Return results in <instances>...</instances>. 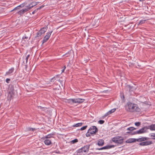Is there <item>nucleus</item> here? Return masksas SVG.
<instances>
[{
  "instance_id": "nucleus-18",
  "label": "nucleus",
  "mask_w": 155,
  "mask_h": 155,
  "mask_svg": "<svg viewBox=\"0 0 155 155\" xmlns=\"http://www.w3.org/2000/svg\"><path fill=\"white\" fill-rule=\"evenodd\" d=\"M44 142L45 144L47 145H49L51 143V141L49 139L45 140Z\"/></svg>"
},
{
  "instance_id": "nucleus-34",
  "label": "nucleus",
  "mask_w": 155,
  "mask_h": 155,
  "mask_svg": "<svg viewBox=\"0 0 155 155\" xmlns=\"http://www.w3.org/2000/svg\"><path fill=\"white\" fill-rule=\"evenodd\" d=\"M140 124H141L140 122H135V125L137 127L139 126L140 125Z\"/></svg>"
},
{
  "instance_id": "nucleus-48",
  "label": "nucleus",
  "mask_w": 155,
  "mask_h": 155,
  "mask_svg": "<svg viewBox=\"0 0 155 155\" xmlns=\"http://www.w3.org/2000/svg\"><path fill=\"white\" fill-rule=\"evenodd\" d=\"M23 38H25V39H28V37H26L25 36H23Z\"/></svg>"
},
{
  "instance_id": "nucleus-8",
  "label": "nucleus",
  "mask_w": 155,
  "mask_h": 155,
  "mask_svg": "<svg viewBox=\"0 0 155 155\" xmlns=\"http://www.w3.org/2000/svg\"><path fill=\"white\" fill-rule=\"evenodd\" d=\"M115 146L114 145H107L106 146L100 148H97L96 149V150H106L108 149L112 148L114 147Z\"/></svg>"
},
{
  "instance_id": "nucleus-56",
  "label": "nucleus",
  "mask_w": 155,
  "mask_h": 155,
  "mask_svg": "<svg viewBox=\"0 0 155 155\" xmlns=\"http://www.w3.org/2000/svg\"><path fill=\"white\" fill-rule=\"evenodd\" d=\"M88 59H87V60H86V61H88Z\"/></svg>"
},
{
  "instance_id": "nucleus-41",
  "label": "nucleus",
  "mask_w": 155,
  "mask_h": 155,
  "mask_svg": "<svg viewBox=\"0 0 155 155\" xmlns=\"http://www.w3.org/2000/svg\"><path fill=\"white\" fill-rule=\"evenodd\" d=\"M121 99L122 100H124V94H121Z\"/></svg>"
},
{
  "instance_id": "nucleus-49",
  "label": "nucleus",
  "mask_w": 155,
  "mask_h": 155,
  "mask_svg": "<svg viewBox=\"0 0 155 155\" xmlns=\"http://www.w3.org/2000/svg\"><path fill=\"white\" fill-rule=\"evenodd\" d=\"M69 64H73V62H71L69 60Z\"/></svg>"
},
{
  "instance_id": "nucleus-7",
  "label": "nucleus",
  "mask_w": 155,
  "mask_h": 155,
  "mask_svg": "<svg viewBox=\"0 0 155 155\" xmlns=\"http://www.w3.org/2000/svg\"><path fill=\"white\" fill-rule=\"evenodd\" d=\"M148 129L147 126H145L141 129H140L139 130L137 131L138 134H142L147 132V130Z\"/></svg>"
},
{
  "instance_id": "nucleus-52",
  "label": "nucleus",
  "mask_w": 155,
  "mask_h": 155,
  "mask_svg": "<svg viewBox=\"0 0 155 155\" xmlns=\"http://www.w3.org/2000/svg\"><path fill=\"white\" fill-rule=\"evenodd\" d=\"M145 0H139V1L140 2H143Z\"/></svg>"
},
{
  "instance_id": "nucleus-10",
  "label": "nucleus",
  "mask_w": 155,
  "mask_h": 155,
  "mask_svg": "<svg viewBox=\"0 0 155 155\" xmlns=\"http://www.w3.org/2000/svg\"><path fill=\"white\" fill-rule=\"evenodd\" d=\"M26 8L23 9L19 11H18L17 12L18 14L20 15H22L23 14L25 13V12L28 11L29 10H30L29 9H28V7H26Z\"/></svg>"
},
{
  "instance_id": "nucleus-12",
  "label": "nucleus",
  "mask_w": 155,
  "mask_h": 155,
  "mask_svg": "<svg viewBox=\"0 0 155 155\" xmlns=\"http://www.w3.org/2000/svg\"><path fill=\"white\" fill-rule=\"evenodd\" d=\"M149 139V138L148 137H141V138L136 139V141L142 142L148 140Z\"/></svg>"
},
{
  "instance_id": "nucleus-32",
  "label": "nucleus",
  "mask_w": 155,
  "mask_h": 155,
  "mask_svg": "<svg viewBox=\"0 0 155 155\" xmlns=\"http://www.w3.org/2000/svg\"><path fill=\"white\" fill-rule=\"evenodd\" d=\"M146 21V20H141L140 21V22L138 24V25H141L142 24H143Z\"/></svg>"
},
{
  "instance_id": "nucleus-47",
  "label": "nucleus",
  "mask_w": 155,
  "mask_h": 155,
  "mask_svg": "<svg viewBox=\"0 0 155 155\" xmlns=\"http://www.w3.org/2000/svg\"><path fill=\"white\" fill-rule=\"evenodd\" d=\"M35 129L33 128H29V130L30 131H33Z\"/></svg>"
},
{
  "instance_id": "nucleus-40",
  "label": "nucleus",
  "mask_w": 155,
  "mask_h": 155,
  "mask_svg": "<svg viewBox=\"0 0 155 155\" xmlns=\"http://www.w3.org/2000/svg\"><path fill=\"white\" fill-rule=\"evenodd\" d=\"M109 115H110V114H109V113H108V112L107 113H106L105 114L103 117V118H105V117Z\"/></svg>"
},
{
  "instance_id": "nucleus-26",
  "label": "nucleus",
  "mask_w": 155,
  "mask_h": 155,
  "mask_svg": "<svg viewBox=\"0 0 155 155\" xmlns=\"http://www.w3.org/2000/svg\"><path fill=\"white\" fill-rule=\"evenodd\" d=\"M83 123H77L75 125H73L74 127H80L82 125Z\"/></svg>"
},
{
  "instance_id": "nucleus-16",
  "label": "nucleus",
  "mask_w": 155,
  "mask_h": 155,
  "mask_svg": "<svg viewBox=\"0 0 155 155\" xmlns=\"http://www.w3.org/2000/svg\"><path fill=\"white\" fill-rule=\"evenodd\" d=\"M104 144V141L102 139L99 140L97 142V144L99 146H102Z\"/></svg>"
},
{
  "instance_id": "nucleus-55",
  "label": "nucleus",
  "mask_w": 155,
  "mask_h": 155,
  "mask_svg": "<svg viewBox=\"0 0 155 155\" xmlns=\"http://www.w3.org/2000/svg\"><path fill=\"white\" fill-rule=\"evenodd\" d=\"M58 81H60V80H57Z\"/></svg>"
},
{
  "instance_id": "nucleus-22",
  "label": "nucleus",
  "mask_w": 155,
  "mask_h": 155,
  "mask_svg": "<svg viewBox=\"0 0 155 155\" xmlns=\"http://www.w3.org/2000/svg\"><path fill=\"white\" fill-rule=\"evenodd\" d=\"M53 31H51L50 32L47 33L46 35L45 36V38H46L47 39H48L50 36L51 33Z\"/></svg>"
},
{
  "instance_id": "nucleus-29",
  "label": "nucleus",
  "mask_w": 155,
  "mask_h": 155,
  "mask_svg": "<svg viewBox=\"0 0 155 155\" xmlns=\"http://www.w3.org/2000/svg\"><path fill=\"white\" fill-rule=\"evenodd\" d=\"M115 110H116V109L114 108V109H111L110 110H109V111H108V113H109V114H110L111 113L114 112L115 111Z\"/></svg>"
},
{
  "instance_id": "nucleus-21",
  "label": "nucleus",
  "mask_w": 155,
  "mask_h": 155,
  "mask_svg": "<svg viewBox=\"0 0 155 155\" xmlns=\"http://www.w3.org/2000/svg\"><path fill=\"white\" fill-rule=\"evenodd\" d=\"M149 136L150 137V139L155 140V133H150L149 134Z\"/></svg>"
},
{
  "instance_id": "nucleus-30",
  "label": "nucleus",
  "mask_w": 155,
  "mask_h": 155,
  "mask_svg": "<svg viewBox=\"0 0 155 155\" xmlns=\"http://www.w3.org/2000/svg\"><path fill=\"white\" fill-rule=\"evenodd\" d=\"M20 8L18 6H17V7H15L14 9H13V10H12L10 12H12L13 11H15L16 10H18L20 9Z\"/></svg>"
},
{
  "instance_id": "nucleus-24",
  "label": "nucleus",
  "mask_w": 155,
  "mask_h": 155,
  "mask_svg": "<svg viewBox=\"0 0 155 155\" xmlns=\"http://www.w3.org/2000/svg\"><path fill=\"white\" fill-rule=\"evenodd\" d=\"M126 133L127 134H131L132 135L138 134V133H137V131H136L133 132H131L130 131L127 132Z\"/></svg>"
},
{
  "instance_id": "nucleus-31",
  "label": "nucleus",
  "mask_w": 155,
  "mask_h": 155,
  "mask_svg": "<svg viewBox=\"0 0 155 155\" xmlns=\"http://www.w3.org/2000/svg\"><path fill=\"white\" fill-rule=\"evenodd\" d=\"M67 102L71 104H72L71 99H69L67 100Z\"/></svg>"
},
{
  "instance_id": "nucleus-51",
  "label": "nucleus",
  "mask_w": 155,
  "mask_h": 155,
  "mask_svg": "<svg viewBox=\"0 0 155 155\" xmlns=\"http://www.w3.org/2000/svg\"><path fill=\"white\" fill-rule=\"evenodd\" d=\"M65 70V69H63L62 70V72H64V70Z\"/></svg>"
},
{
  "instance_id": "nucleus-46",
  "label": "nucleus",
  "mask_w": 155,
  "mask_h": 155,
  "mask_svg": "<svg viewBox=\"0 0 155 155\" xmlns=\"http://www.w3.org/2000/svg\"><path fill=\"white\" fill-rule=\"evenodd\" d=\"M37 11V9H35V10H34L32 12V14H34L35 13H36Z\"/></svg>"
},
{
  "instance_id": "nucleus-28",
  "label": "nucleus",
  "mask_w": 155,
  "mask_h": 155,
  "mask_svg": "<svg viewBox=\"0 0 155 155\" xmlns=\"http://www.w3.org/2000/svg\"><path fill=\"white\" fill-rule=\"evenodd\" d=\"M40 32L39 31H38L36 33V35L35 36V38H36L39 37H41L42 35L41 34H40Z\"/></svg>"
},
{
  "instance_id": "nucleus-20",
  "label": "nucleus",
  "mask_w": 155,
  "mask_h": 155,
  "mask_svg": "<svg viewBox=\"0 0 155 155\" xmlns=\"http://www.w3.org/2000/svg\"><path fill=\"white\" fill-rule=\"evenodd\" d=\"M126 87L127 90H128L129 91H133L134 89V87H133L131 86L130 85H127Z\"/></svg>"
},
{
  "instance_id": "nucleus-3",
  "label": "nucleus",
  "mask_w": 155,
  "mask_h": 155,
  "mask_svg": "<svg viewBox=\"0 0 155 155\" xmlns=\"http://www.w3.org/2000/svg\"><path fill=\"white\" fill-rule=\"evenodd\" d=\"M124 140V138L122 137L117 136L113 137L111 140L117 144V145H121L123 143Z\"/></svg>"
},
{
  "instance_id": "nucleus-25",
  "label": "nucleus",
  "mask_w": 155,
  "mask_h": 155,
  "mask_svg": "<svg viewBox=\"0 0 155 155\" xmlns=\"http://www.w3.org/2000/svg\"><path fill=\"white\" fill-rule=\"evenodd\" d=\"M52 135H53L52 134H49L47 135V136H45V137H43V138L44 139L45 138H46V139L50 138L52 137Z\"/></svg>"
},
{
  "instance_id": "nucleus-45",
  "label": "nucleus",
  "mask_w": 155,
  "mask_h": 155,
  "mask_svg": "<svg viewBox=\"0 0 155 155\" xmlns=\"http://www.w3.org/2000/svg\"><path fill=\"white\" fill-rule=\"evenodd\" d=\"M27 54V53L26 54V58H28L30 57V55L29 54Z\"/></svg>"
},
{
  "instance_id": "nucleus-5",
  "label": "nucleus",
  "mask_w": 155,
  "mask_h": 155,
  "mask_svg": "<svg viewBox=\"0 0 155 155\" xmlns=\"http://www.w3.org/2000/svg\"><path fill=\"white\" fill-rule=\"evenodd\" d=\"M72 104L75 103L81 104L85 100L84 99H71Z\"/></svg>"
},
{
  "instance_id": "nucleus-15",
  "label": "nucleus",
  "mask_w": 155,
  "mask_h": 155,
  "mask_svg": "<svg viewBox=\"0 0 155 155\" xmlns=\"http://www.w3.org/2000/svg\"><path fill=\"white\" fill-rule=\"evenodd\" d=\"M147 127L148 129H150L151 130H155V124H152L150 126H147Z\"/></svg>"
},
{
  "instance_id": "nucleus-54",
  "label": "nucleus",
  "mask_w": 155,
  "mask_h": 155,
  "mask_svg": "<svg viewBox=\"0 0 155 155\" xmlns=\"http://www.w3.org/2000/svg\"><path fill=\"white\" fill-rule=\"evenodd\" d=\"M40 107L41 109H42V107Z\"/></svg>"
},
{
  "instance_id": "nucleus-39",
  "label": "nucleus",
  "mask_w": 155,
  "mask_h": 155,
  "mask_svg": "<svg viewBox=\"0 0 155 155\" xmlns=\"http://www.w3.org/2000/svg\"><path fill=\"white\" fill-rule=\"evenodd\" d=\"M127 130H129L130 131H133V129H132V127H129L127 129Z\"/></svg>"
},
{
  "instance_id": "nucleus-27",
  "label": "nucleus",
  "mask_w": 155,
  "mask_h": 155,
  "mask_svg": "<svg viewBox=\"0 0 155 155\" xmlns=\"http://www.w3.org/2000/svg\"><path fill=\"white\" fill-rule=\"evenodd\" d=\"M27 2H25L21 4L20 5H18V6L20 8H21L23 7L24 6H26L27 5Z\"/></svg>"
},
{
  "instance_id": "nucleus-9",
  "label": "nucleus",
  "mask_w": 155,
  "mask_h": 155,
  "mask_svg": "<svg viewBox=\"0 0 155 155\" xmlns=\"http://www.w3.org/2000/svg\"><path fill=\"white\" fill-rule=\"evenodd\" d=\"M39 3V2H33L29 4L28 5L26 6L25 7H28V9L30 10L31 8L38 5Z\"/></svg>"
},
{
  "instance_id": "nucleus-44",
  "label": "nucleus",
  "mask_w": 155,
  "mask_h": 155,
  "mask_svg": "<svg viewBox=\"0 0 155 155\" xmlns=\"http://www.w3.org/2000/svg\"><path fill=\"white\" fill-rule=\"evenodd\" d=\"M10 81V79H9V78H7L6 80V82L7 83H9V81Z\"/></svg>"
},
{
  "instance_id": "nucleus-33",
  "label": "nucleus",
  "mask_w": 155,
  "mask_h": 155,
  "mask_svg": "<svg viewBox=\"0 0 155 155\" xmlns=\"http://www.w3.org/2000/svg\"><path fill=\"white\" fill-rule=\"evenodd\" d=\"M48 40V39H47L46 38H45V37H44V38L43 39L42 41V44H44V43L46 42L47 40Z\"/></svg>"
},
{
  "instance_id": "nucleus-53",
  "label": "nucleus",
  "mask_w": 155,
  "mask_h": 155,
  "mask_svg": "<svg viewBox=\"0 0 155 155\" xmlns=\"http://www.w3.org/2000/svg\"><path fill=\"white\" fill-rule=\"evenodd\" d=\"M65 68H66V67H65V66H64V69H65Z\"/></svg>"
},
{
  "instance_id": "nucleus-42",
  "label": "nucleus",
  "mask_w": 155,
  "mask_h": 155,
  "mask_svg": "<svg viewBox=\"0 0 155 155\" xmlns=\"http://www.w3.org/2000/svg\"><path fill=\"white\" fill-rule=\"evenodd\" d=\"M55 80L56 79L54 77L51 78V82H54Z\"/></svg>"
},
{
  "instance_id": "nucleus-36",
  "label": "nucleus",
  "mask_w": 155,
  "mask_h": 155,
  "mask_svg": "<svg viewBox=\"0 0 155 155\" xmlns=\"http://www.w3.org/2000/svg\"><path fill=\"white\" fill-rule=\"evenodd\" d=\"M86 135L87 137H90L92 135H91V134H90V132H88V131L87 132L86 134Z\"/></svg>"
},
{
  "instance_id": "nucleus-35",
  "label": "nucleus",
  "mask_w": 155,
  "mask_h": 155,
  "mask_svg": "<svg viewBox=\"0 0 155 155\" xmlns=\"http://www.w3.org/2000/svg\"><path fill=\"white\" fill-rule=\"evenodd\" d=\"M78 140L77 139H75L74 140H72L71 142L73 143H77L78 142Z\"/></svg>"
},
{
  "instance_id": "nucleus-19",
  "label": "nucleus",
  "mask_w": 155,
  "mask_h": 155,
  "mask_svg": "<svg viewBox=\"0 0 155 155\" xmlns=\"http://www.w3.org/2000/svg\"><path fill=\"white\" fill-rule=\"evenodd\" d=\"M14 68H12L9 69L8 72H7L6 73V74L8 75L11 74L14 71Z\"/></svg>"
},
{
  "instance_id": "nucleus-13",
  "label": "nucleus",
  "mask_w": 155,
  "mask_h": 155,
  "mask_svg": "<svg viewBox=\"0 0 155 155\" xmlns=\"http://www.w3.org/2000/svg\"><path fill=\"white\" fill-rule=\"evenodd\" d=\"M28 59H23L22 65L25 69H26L27 68V65L26 64L28 62Z\"/></svg>"
},
{
  "instance_id": "nucleus-2",
  "label": "nucleus",
  "mask_w": 155,
  "mask_h": 155,
  "mask_svg": "<svg viewBox=\"0 0 155 155\" xmlns=\"http://www.w3.org/2000/svg\"><path fill=\"white\" fill-rule=\"evenodd\" d=\"M89 145H86L77 151V153L79 155H84V153L87 152L89 148Z\"/></svg>"
},
{
  "instance_id": "nucleus-1",
  "label": "nucleus",
  "mask_w": 155,
  "mask_h": 155,
  "mask_svg": "<svg viewBox=\"0 0 155 155\" xmlns=\"http://www.w3.org/2000/svg\"><path fill=\"white\" fill-rule=\"evenodd\" d=\"M125 109L127 111L130 112H139L140 109L138 105L130 102H127L124 106Z\"/></svg>"
},
{
  "instance_id": "nucleus-50",
  "label": "nucleus",
  "mask_w": 155,
  "mask_h": 155,
  "mask_svg": "<svg viewBox=\"0 0 155 155\" xmlns=\"http://www.w3.org/2000/svg\"><path fill=\"white\" fill-rule=\"evenodd\" d=\"M132 129H133V131L136 129V128H135L133 127H132Z\"/></svg>"
},
{
  "instance_id": "nucleus-43",
  "label": "nucleus",
  "mask_w": 155,
  "mask_h": 155,
  "mask_svg": "<svg viewBox=\"0 0 155 155\" xmlns=\"http://www.w3.org/2000/svg\"><path fill=\"white\" fill-rule=\"evenodd\" d=\"M44 5H42L40 7H39L37 8L36 9L38 11V10H40V9H41V8H43L44 7Z\"/></svg>"
},
{
  "instance_id": "nucleus-4",
  "label": "nucleus",
  "mask_w": 155,
  "mask_h": 155,
  "mask_svg": "<svg viewBox=\"0 0 155 155\" xmlns=\"http://www.w3.org/2000/svg\"><path fill=\"white\" fill-rule=\"evenodd\" d=\"M98 130L96 126H91L88 130V132H90L92 136L95 134L96 133L98 132Z\"/></svg>"
},
{
  "instance_id": "nucleus-6",
  "label": "nucleus",
  "mask_w": 155,
  "mask_h": 155,
  "mask_svg": "<svg viewBox=\"0 0 155 155\" xmlns=\"http://www.w3.org/2000/svg\"><path fill=\"white\" fill-rule=\"evenodd\" d=\"M63 56H64L65 58L69 57L70 58H74V53L72 51H70L63 55Z\"/></svg>"
},
{
  "instance_id": "nucleus-11",
  "label": "nucleus",
  "mask_w": 155,
  "mask_h": 155,
  "mask_svg": "<svg viewBox=\"0 0 155 155\" xmlns=\"http://www.w3.org/2000/svg\"><path fill=\"white\" fill-rule=\"evenodd\" d=\"M152 144H153L152 141H147L140 143H139V145L140 146H144L150 145Z\"/></svg>"
},
{
  "instance_id": "nucleus-38",
  "label": "nucleus",
  "mask_w": 155,
  "mask_h": 155,
  "mask_svg": "<svg viewBox=\"0 0 155 155\" xmlns=\"http://www.w3.org/2000/svg\"><path fill=\"white\" fill-rule=\"evenodd\" d=\"M104 121L102 120H100L98 122V123L100 124H103L104 123Z\"/></svg>"
},
{
  "instance_id": "nucleus-37",
  "label": "nucleus",
  "mask_w": 155,
  "mask_h": 155,
  "mask_svg": "<svg viewBox=\"0 0 155 155\" xmlns=\"http://www.w3.org/2000/svg\"><path fill=\"white\" fill-rule=\"evenodd\" d=\"M87 127V126H84L82 127L81 128V129H80V130H84Z\"/></svg>"
},
{
  "instance_id": "nucleus-23",
  "label": "nucleus",
  "mask_w": 155,
  "mask_h": 155,
  "mask_svg": "<svg viewBox=\"0 0 155 155\" xmlns=\"http://www.w3.org/2000/svg\"><path fill=\"white\" fill-rule=\"evenodd\" d=\"M9 90L10 91L13 92L14 91V88L12 84H10L9 87Z\"/></svg>"
},
{
  "instance_id": "nucleus-14",
  "label": "nucleus",
  "mask_w": 155,
  "mask_h": 155,
  "mask_svg": "<svg viewBox=\"0 0 155 155\" xmlns=\"http://www.w3.org/2000/svg\"><path fill=\"white\" fill-rule=\"evenodd\" d=\"M136 141V139L135 138H129L127 139L126 141L127 143H134Z\"/></svg>"
},
{
  "instance_id": "nucleus-17",
  "label": "nucleus",
  "mask_w": 155,
  "mask_h": 155,
  "mask_svg": "<svg viewBox=\"0 0 155 155\" xmlns=\"http://www.w3.org/2000/svg\"><path fill=\"white\" fill-rule=\"evenodd\" d=\"M47 27H43L39 31L40 32V34H41L42 35L44 34L47 31Z\"/></svg>"
}]
</instances>
